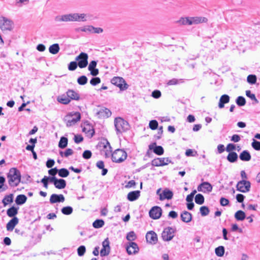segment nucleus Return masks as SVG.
Returning a JSON list of instances; mask_svg holds the SVG:
<instances>
[{
    "label": "nucleus",
    "instance_id": "nucleus-1",
    "mask_svg": "<svg viewBox=\"0 0 260 260\" xmlns=\"http://www.w3.org/2000/svg\"><path fill=\"white\" fill-rule=\"evenodd\" d=\"M56 22H69V21H86V14L78 13H71L62 15H58L55 17Z\"/></svg>",
    "mask_w": 260,
    "mask_h": 260
},
{
    "label": "nucleus",
    "instance_id": "nucleus-2",
    "mask_svg": "<svg viewBox=\"0 0 260 260\" xmlns=\"http://www.w3.org/2000/svg\"><path fill=\"white\" fill-rule=\"evenodd\" d=\"M10 186L15 187L18 185L21 180L20 171L16 168H11L7 175Z\"/></svg>",
    "mask_w": 260,
    "mask_h": 260
},
{
    "label": "nucleus",
    "instance_id": "nucleus-3",
    "mask_svg": "<svg viewBox=\"0 0 260 260\" xmlns=\"http://www.w3.org/2000/svg\"><path fill=\"white\" fill-rule=\"evenodd\" d=\"M114 126L117 135L125 133L130 129L129 123L123 118L120 117L115 118Z\"/></svg>",
    "mask_w": 260,
    "mask_h": 260
},
{
    "label": "nucleus",
    "instance_id": "nucleus-4",
    "mask_svg": "<svg viewBox=\"0 0 260 260\" xmlns=\"http://www.w3.org/2000/svg\"><path fill=\"white\" fill-rule=\"evenodd\" d=\"M15 24L13 21L7 17L0 16V29L4 33L13 31Z\"/></svg>",
    "mask_w": 260,
    "mask_h": 260
},
{
    "label": "nucleus",
    "instance_id": "nucleus-5",
    "mask_svg": "<svg viewBox=\"0 0 260 260\" xmlns=\"http://www.w3.org/2000/svg\"><path fill=\"white\" fill-rule=\"evenodd\" d=\"M127 153L123 150L117 149L112 154V160L116 163H120L126 159Z\"/></svg>",
    "mask_w": 260,
    "mask_h": 260
},
{
    "label": "nucleus",
    "instance_id": "nucleus-6",
    "mask_svg": "<svg viewBox=\"0 0 260 260\" xmlns=\"http://www.w3.org/2000/svg\"><path fill=\"white\" fill-rule=\"evenodd\" d=\"M80 119L81 114L78 112H71L66 115L64 118L68 127L74 125L77 122L80 121Z\"/></svg>",
    "mask_w": 260,
    "mask_h": 260
},
{
    "label": "nucleus",
    "instance_id": "nucleus-7",
    "mask_svg": "<svg viewBox=\"0 0 260 260\" xmlns=\"http://www.w3.org/2000/svg\"><path fill=\"white\" fill-rule=\"evenodd\" d=\"M111 82L113 85L118 87L121 91L125 90L129 87L125 80L121 77H114L111 79Z\"/></svg>",
    "mask_w": 260,
    "mask_h": 260
},
{
    "label": "nucleus",
    "instance_id": "nucleus-8",
    "mask_svg": "<svg viewBox=\"0 0 260 260\" xmlns=\"http://www.w3.org/2000/svg\"><path fill=\"white\" fill-rule=\"evenodd\" d=\"M251 183L250 181L242 180L239 181L236 185L237 189L242 192L245 193L250 190Z\"/></svg>",
    "mask_w": 260,
    "mask_h": 260
},
{
    "label": "nucleus",
    "instance_id": "nucleus-9",
    "mask_svg": "<svg viewBox=\"0 0 260 260\" xmlns=\"http://www.w3.org/2000/svg\"><path fill=\"white\" fill-rule=\"evenodd\" d=\"M88 54L84 52H81L76 57V60L78 61V65L80 68H84L88 64Z\"/></svg>",
    "mask_w": 260,
    "mask_h": 260
},
{
    "label": "nucleus",
    "instance_id": "nucleus-10",
    "mask_svg": "<svg viewBox=\"0 0 260 260\" xmlns=\"http://www.w3.org/2000/svg\"><path fill=\"white\" fill-rule=\"evenodd\" d=\"M175 230L171 227H167L164 229L162 234L161 237L164 241H169L174 237Z\"/></svg>",
    "mask_w": 260,
    "mask_h": 260
},
{
    "label": "nucleus",
    "instance_id": "nucleus-11",
    "mask_svg": "<svg viewBox=\"0 0 260 260\" xmlns=\"http://www.w3.org/2000/svg\"><path fill=\"white\" fill-rule=\"evenodd\" d=\"M169 163L173 164L169 158L161 157L153 159L151 161V165L155 167H160L167 165Z\"/></svg>",
    "mask_w": 260,
    "mask_h": 260
},
{
    "label": "nucleus",
    "instance_id": "nucleus-12",
    "mask_svg": "<svg viewBox=\"0 0 260 260\" xmlns=\"http://www.w3.org/2000/svg\"><path fill=\"white\" fill-rule=\"evenodd\" d=\"M50 183H53L55 187L57 189H63L66 187L67 183L65 180L63 179H57L55 177H51Z\"/></svg>",
    "mask_w": 260,
    "mask_h": 260
},
{
    "label": "nucleus",
    "instance_id": "nucleus-13",
    "mask_svg": "<svg viewBox=\"0 0 260 260\" xmlns=\"http://www.w3.org/2000/svg\"><path fill=\"white\" fill-rule=\"evenodd\" d=\"M102 248L100 251V255L101 256H107L109 254L110 252V242L108 238H107L102 242Z\"/></svg>",
    "mask_w": 260,
    "mask_h": 260
},
{
    "label": "nucleus",
    "instance_id": "nucleus-14",
    "mask_svg": "<svg viewBox=\"0 0 260 260\" xmlns=\"http://www.w3.org/2000/svg\"><path fill=\"white\" fill-rule=\"evenodd\" d=\"M150 217L153 219L160 218L162 214L161 208L158 206L153 207L149 212Z\"/></svg>",
    "mask_w": 260,
    "mask_h": 260
},
{
    "label": "nucleus",
    "instance_id": "nucleus-15",
    "mask_svg": "<svg viewBox=\"0 0 260 260\" xmlns=\"http://www.w3.org/2000/svg\"><path fill=\"white\" fill-rule=\"evenodd\" d=\"M126 251L129 255L135 254L138 252L139 250L138 244L133 242L129 243V245L126 246Z\"/></svg>",
    "mask_w": 260,
    "mask_h": 260
},
{
    "label": "nucleus",
    "instance_id": "nucleus-16",
    "mask_svg": "<svg viewBox=\"0 0 260 260\" xmlns=\"http://www.w3.org/2000/svg\"><path fill=\"white\" fill-rule=\"evenodd\" d=\"M111 112L106 108H102L96 112V115L99 118H108L111 115Z\"/></svg>",
    "mask_w": 260,
    "mask_h": 260
},
{
    "label": "nucleus",
    "instance_id": "nucleus-17",
    "mask_svg": "<svg viewBox=\"0 0 260 260\" xmlns=\"http://www.w3.org/2000/svg\"><path fill=\"white\" fill-rule=\"evenodd\" d=\"M149 150H153V152L158 155H162L164 153V149L161 146H156L155 142L151 143L149 145Z\"/></svg>",
    "mask_w": 260,
    "mask_h": 260
},
{
    "label": "nucleus",
    "instance_id": "nucleus-18",
    "mask_svg": "<svg viewBox=\"0 0 260 260\" xmlns=\"http://www.w3.org/2000/svg\"><path fill=\"white\" fill-rule=\"evenodd\" d=\"M147 242L151 244H155L157 241V234L153 231H149L146 235Z\"/></svg>",
    "mask_w": 260,
    "mask_h": 260
},
{
    "label": "nucleus",
    "instance_id": "nucleus-19",
    "mask_svg": "<svg viewBox=\"0 0 260 260\" xmlns=\"http://www.w3.org/2000/svg\"><path fill=\"white\" fill-rule=\"evenodd\" d=\"M82 131L90 138H92L95 133L93 126L89 123L85 124V126L82 129Z\"/></svg>",
    "mask_w": 260,
    "mask_h": 260
},
{
    "label": "nucleus",
    "instance_id": "nucleus-20",
    "mask_svg": "<svg viewBox=\"0 0 260 260\" xmlns=\"http://www.w3.org/2000/svg\"><path fill=\"white\" fill-rule=\"evenodd\" d=\"M65 198L63 194H52L50 198V203L54 204L56 203H62L64 201Z\"/></svg>",
    "mask_w": 260,
    "mask_h": 260
},
{
    "label": "nucleus",
    "instance_id": "nucleus-21",
    "mask_svg": "<svg viewBox=\"0 0 260 260\" xmlns=\"http://www.w3.org/2000/svg\"><path fill=\"white\" fill-rule=\"evenodd\" d=\"M189 19L190 25L206 23L208 21V19L205 17H190Z\"/></svg>",
    "mask_w": 260,
    "mask_h": 260
},
{
    "label": "nucleus",
    "instance_id": "nucleus-22",
    "mask_svg": "<svg viewBox=\"0 0 260 260\" xmlns=\"http://www.w3.org/2000/svg\"><path fill=\"white\" fill-rule=\"evenodd\" d=\"M173 192L169 189H165L162 193L159 194V200L161 201L165 199L170 200L173 198Z\"/></svg>",
    "mask_w": 260,
    "mask_h": 260
},
{
    "label": "nucleus",
    "instance_id": "nucleus-23",
    "mask_svg": "<svg viewBox=\"0 0 260 260\" xmlns=\"http://www.w3.org/2000/svg\"><path fill=\"white\" fill-rule=\"evenodd\" d=\"M18 222L19 219L18 217H14L12 218L6 225L7 230L8 231H12Z\"/></svg>",
    "mask_w": 260,
    "mask_h": 260
},
{
    "label": "nucleus",
    "instance_id": "nucleus-24",
    "mask_svg": "<svg viewBox=\"0 0 260 260\" xmlns=\"http://www.w3.org/2000/svg\"><path fill=\"white\" fill-rule=\"evenodd\" d=\"M66 94L69 99H70V101L71 100L79 101L80 99V94L74 90L69 89L66 92Z\"/></svg>",
    "mask_w": 260,
    "mask_h": 260
},
{
    "label": "nucleus",
    "instance_id": "nucleus-25",
    "mask_svg": "<svg viewBox=\"0 0 260 260\" xmlns=\"http://www.w3.org/2000/svg\"><path fill=\"white\" fill-rule=\"evenodd\" d=\"M140 196V191L139 190L132 191L128 193L127 199L129 201H134L137 200Z\"/></svg>",
    "mask_w": 260,
    "mask_h": 260
},
{
    "label": "nucleus",
    "instance_id": "nucleus-26",
    "mask_svg": "<svg viewBox=\"0 0 260 260\" xmlns=\"http://www.w3.org/2000/svg\"><path fill=\"white\" fill-rule=\"evenodd\" d=\"M230 98L228 94H223L221 96L219 99L218 107L221 109L224 107V104L230 102Z\"/></svg>",
    "mask_w": 260,
    "mask_h": 260
},
{
    "label": "nucleus",
    "instance_id": "nucleus-27",
    "mask_svg": "<svg viewBox=\"0 0 260 260\" xmlns=\"http://www.w3.org/2000/svg\"><path fill=\"white\" fill-rule=\"evenodd\" d=\"M182 221L188 223L192 220V214L188 211H183L180 215Z\"/></svg>",
    "mask_w": 260,
    "mask_h": 260
},
{
    "label": "nucleus",
    "instance_id": "nucleus-28",
    "mask_svg": "<svg viewBox=\"0 0 260 260\" xmlns=\"http://www.w3.org/2000/svg\"><path fill=\"white\" fill-rule=\"evenodd\" d=\"M239 158L242 161H248L251 159V156L248 150H245L243 151L240 154Z\"/></svg>",
    "mask_w": 260,
    "mask_h": 260
},
{
    "label": "nucleus",
    "instance_id": "nucleus-29",
    "mask_svg": "<svg viewBox=\"0 0 260 260\" xmlns=\"http://www.w3.org/2000/svg\"><path fill=\"white\" fill-rule=\"evenodd\" d=\"M19 207L12 206L7 210V214L10 217H16V215L18 214Z\"/></svg>",
    "mask_w": 260,
    "mask_h": 260
},
{
    "label": "nucleus",
    "instance_id": "nucleus-30",
    "mask_svg": "<svg viewBox=\"0 0 260 260\" xmlns=\"http://www.w3.org/2000/svg\"><path fill=\"white\" fill-rule=\"evenodd\" d=\"M27 199L25 195L19 194L16 197L15 201L17 205H22L26 202Z\"/></svg>",
    "mask_w": 260,
    "mask_h": 260
},
{
    "label": "nucleus",
    "instance_id": "nucleus-31",
    "mask_svg": "<svg viewBox=\"0 0 260 260\" xmlns=\"http://www.w3.org/2000/svg\"><path fill=\"white\" fill-rule=\"evenodd\" d=\"M238 158V155L237 153L235 152H231L229 153L226 157L227 160L231 162L234 163L237 161Z\"/></svg>",
    "mask_w": 260,
    "mask_h": 260
},
{
    "label": "nucleus",
    "instance_id": "nucleus-32",
    "mask_svg": "<svg viewBox=\"0 0 260 260\" xmlns=\"http://www.w3.org/2000/svg\"><path fill=\"white\" fill-rule=\"evenodd\" d=\"M57 101L63 105H67L70 103V99H69V97L65 94H62L60 96H58L57 98Z\"/></svg>",
    "mask_w": 260,
    "mask_h": 260
},
{
    "label": "nucleus",
    "instance_id": "nucleus-33",
    "mask_svg": "<svg viewBox=\"0 0 260 260\" xmlns=\"http://www.w3.org/2000/svg\"><path fill=\"white\" fill-rule=\"evenodd\" d=\"M13 201V194L11 193L9 195L5 196L2 200V203L4 206H6L9 203H12Z\"/></svg>",
    "mask_w": 260,
    "mask_h": 260
},
{
    "label": "nucleus",
    "instance_id": "nucleus-34",
    "mask_svg": "<svg viewBox=\"0 0 260 260\" xmlns=\"http://www.w3.org/2000/svg\"><path fill=\"white\" fill-rule=\"evenodd\" d=\"M235 218L237 220L242 221L246 218L245 213L242 210H238L235 214Z\"/></svg>",
    "mask_w": 260,
    "mask_h": 260
},
{
    "label": "nucleus",
    "instance_id": "nucleus-35",
    "mask_svg": "<svg viewBox=\"0 0 260 260\" xmlns=\"http://www.w3.org/2000/svg\"><path fill=\"white\" fill-rule=\"evenodd\" d=\"M60 48L58 44H54L49 48V52L52 54H57L59 51Z\"/></svg>",
    "mask_w": 260,
    "mask_h": 260
},
{
    "label": "nucleus",
    "instance_id": "nucleus-36",
    "mask_svg": "<svg viewBox=\"0 0 260 260\" xmlns=\"http://www.w3.org/2000/svg\"><path fill=\"white\" fill-rule=\"evenodd\" d=\"M68 138L64 137H61L59 143L58 147L61 149L65 148L68 145Z\"/></svg>",
    "mask_w": 260,
    "mask_h": 260
},
{
    "label": "nucleus",
    "instance_id": "nucleus-37",
    "mask_svg": "<svg viewBox=\"0 0 260 260\" xmlns=\"http://www.w3.org/2000/svg\"><path fill=\"white\" fill-rule=\"evenodd\" d=\"M177 23H179L180 25H190V19L189 17H181L179 20L176 22Z\"/></svg>",
    "mask_w": 260,
    "mask_h": 260
},
{
    "label": "nucleus",
    "instance_id": "nucleus-38",
    "mask_svg": "<svg viewBox=\"0 0 260 260\" xmlns=\"http://www.w3.org/2000/svg\"><path fill=\"white\" fill-rule=\"evenodd\" d=\"M105 222L102 219H96L92 223L93 226L95 229H99L103 226Z\"/></svg>",
    "mask_w": 260,
    "mask_h": 260
},
{
    "label": "nucleus",
    "instance_id": "nucleus-39",
    "mask_svg": "<svg viewBox=\"0 0 260 260\" xmlns=\"http://www.w3.org/2000/svg\"><path fill=\"white\" fill-rule=\"evenodd\" d=\"M61 211L63 214L69 215L72 213L73 209V208L71 206H66L63 207Z\"/></svg>",
    "mask_w": 260,
    "mask_h": 260
},
{
    "label": "nucleus",
    "instance_id": "nucleus-40",
    "mask_svg": "<svg viewBox=\"0 0 260 260\" xmlns=\"http://www.w3.org/2000/svg\"><path fill=\"white\" fill-rule=\"evenodd\" d=\"M224 247L223 246H219L215 248V252L217 256H222L224 253Z\"/></svg>",
    "mask_w": 260,
    "mask_h": 260
},
{
    "label": "nucleus",
    "instance_id": "nucleus-41",
    "mask_svg": "<svg viewBox=\"0 0 260 260\" xmlns=\"http://www.w3.org/2000/svg\"><path fill=\"white\" fill-rule=\"evenodd\" d=\"M195 202L199 205H202L204 203V197L200 193L197 194L195 197Z\"/></svg>",
    "mask_w": 260,
    "mask_h": 260
},
{
    "label": "nucleus",
    "instance_id": "nucleus-42",
    "mask_svg": "<svg viewBox=\"0 0 260 260\" xmlns=\"http://www.w3.org/2000/svg\"><path fill=\"white\" fill-rule=\"evenodd\" d=\"M58 175L59 176L65 178L69 176V171L66 168H62L58 170Z\"/></svg>",
    "mask_w": 260,
    "mask_h": 260
},
{
    "label": "nucleus",
    "instance_id": "nucleus-43",
    "mask_svg": "<svg viewBox=\"0 0 260 260\" xmlns=\"http://www.w3.org/2000/svg\"><path fill=\"white\" fill-rule=\"evenodd\" d=\"M201 185H203V188H204V190H205V191H207V192H210L212 190L213 187L212 185L208 182H204L202 183Z\"/></svg>",
    "mask_w": 260,
    "mask_h": 260
},
{
    "label": "nucleus",
    "instance_id": "nucleus-44",
    "mask_svg": "<svg viewBox=\"0 0 260 260\" xmlns=\"http://www.w3.org/2000/svg\"><path fill=\"white\" fill-rule=\"evenodd\" d=\"M236 103L239 106H243L246 104V100L243 96H239L236 100Z\"/></svg>",
    "mask_w": 260,
    "mask_h": 260
},
{
    "label": "nucleus",
    "instance_id": "nucleus-45",
    "mask_svg": "<svg viewBox=\"0 0 260 260\" xmlns=\"http://www.w3.org/2000/svg\"><path fill=\"white\" fill-rule=\"evenodd\" d=\"M88 79L85 75L79 77L77 79V82L79 85H84L87 82Z\"/></svg>",
    "mask_w": 260,
    "mask_h": 260
},
{
    "label": "nucleus",
    "instance_id": "nucleus-46",
    "mask_svg": "<svg viewBox=\"0 0 260 260\" xmlns=\"http://www.w3.org/2000/svg\"><path fill=\"white\" fill-rule=\"evenodd\" d=\"M200 211L202 216H205L209 214L210 210L207 206H202L200 208Z\"/></svg>",
    "mask_w": 260,
    "mask_h": 260
},
{
    "label": "nucleus",
    "instance_id": "nucleus-47",
    "mask_svg": "<svg viewBox=\"0 0 260 260\" xmlns=\"http://www.w3.org/2000/svg\"><path fill=\"white\" fill-rule=\"evenodd\" d=\"M86 252V247L84 245H81L77 248V253L78 256H82Z\"/></svg>",
    "mask_w": 260,
    "mask_h": 260
},
{
    "label": "nucleus",
    "instance_id": "nucleus-48",
    "mask_svg": "<svg viewBox=\"0 0 260 260\" xmlns=\"http://www.w3.org/2000/svg\"><path fill=\"white\" fill-rule=\"evenodd\" d=\"M247 81L251 84H255L256 82V77L254 75H249L247 78Z\"/></svg>",
    "mask_w": 260,
    "mask_h": 260
},
{
    "label": "nucleus",
    "instance_id": "nucleus-49",
    "mask_svg": "<svg viewBox=\"0 0 260 260\" xmlns=\"http://www.w3.org/2000/svg\"><path fill=\"white\" fill-rule=\"evenodd\" d=\"M5 178L3 176H0V192L5 191L7 189V186H4Z\"/></svg>",
    "mask_w": 260,
    "mask_h": 260
},
{
    "label": "nucleus",
    "instance_id": "nucleus-50",
    "mask_svg": "<svg viewBox=\"0 0 260 260\" xmlns=\"http://www.w3.org/2000/svg\"><path fill=\"white\" fill-rule=\"evenodd\" d=\"M101 144H103L104 148L107 149V151H111V147L110 146V143L107 139L103 140V141L101 142Z\"/></svg>",
    "mask_w": 260,
    "mask_h": 260
},
{
    "label": "nucleus",
    "instance_id": "nucleus-51",
    "mask_svg": "<svg viewBox=\"0 0 260 260\" xmlns=\"http://www.w3.org/2000/svg\"><path fill=\"white\" fill-rule=\"evenodd\" d=\"M137 238V236L134 231H131L127 233L126 236V239L128 241H134Z\"/></svg>",
    "mask_w": 260,
    "mask_h": 260
},
{
    "label": "nucleus",
    "instance_id": "nucleus-52",
    "mask_svg": "<svg viewBox=\"0 0 260 260\" xmlns=\"http://www.w3.org/2000/svg\"><path fill=\"white\" fill-rule=\"evenodd\" d=\"M252 148L256 150L260 151V142L253 139V142L251 143Z\"/></svg>",
    "mask_w": 260,
    "mask_h": 260
},
{
    "label": "nucleus",
    "instance_id": "nucleus-53",
    "mask_svg": "<svg viewBox=\"0 0 260 260\" xmlns=\"http://www.w3.org/2000/svg\"><path fill=\"white\" fill-rule=\"evenodd\" d=\"M51 177L44 176V177L41 180V182L43 184V186L45 188H48V182L50 183V179Z\"/></svg>",
    "mask_w": 260,
    "mask_h": 260
},
{
    "label": "nucleus",
    "instance_id": "nucleus-54",
    "mask_svg": "<svg viewBox=\"0 0 260 260\" xmlns=\"http://www.w3.org/2000/svg\"><path fill=\"white\" fill-rule=\"evenodd\" d=\"M149 126L151 129L155 130L158 127V122L156 120H152L150 121Z\"/></svg>",
    "mask_w": 260,
    "mask_h": 260
},
{
    "label": "nucleus",
    "instance_id": "nucleus-55",
    "mask_svg": "<svg viewBox=\"0 0 260 260\" xmlns=\"http://www.w3.org/2000/svg\"><path fill=\"white\" fill-rule=\"evenodd\" d=\"M197 193L196 190H193L189 194L187 195L186 200L187 202H191L193 201L194 194Z\"/></svg>",
    "mask_w": 260,
    "mask_h": 260
},
{
    "label": "nucleus",
    "instance_id": "nucleus-56",
    "mask_svg": "<svg viewBox=\"0 0 260 260\" xmlns=\"http://www.w3.org/2000/svg\"><path fill=\"white\" fill-rule=\"evenodd\" d=\"M100 83L101 79L99 77L92 78L90 81V83L93 86H95Z\"/></svg>",
    "mask_w": 260,
    "mask_h": 260
},
{
    "label": "nucleus",
    "instance_id": "nucleus-57",
    "mask_svg": "<svg viewBox=\"0 0 260 260\" xmlns=\"http://www.w3.org/2000/svg\"><path fill=\"white\" fill-rule=\"evenodd\" d=\"M78 63L76 61H71L68 66V69L70 71H74L76 69Z\"/></svg>",
    "mask_w": 260,
    "mask_h": 260
},
{
    "label": "nucleus",
    "instance_id": "nucleus-58",
    "mask_svg": "<svg viewBox=\"0 0 260 260\" xmlns=\"http://www.w3.org/2000/svg\"><path fill=\"white\" fill-rule=\"evenodd\" d=\"M92 155V153L90 150H85L83 152L82 156L84 159H89Z\"/></svg>",
    "mask_w": 260,
    "mask_h": 260
},
{
    "label": "nucleus",
    "instance_id": "nucleus-59",
    "mask_svg": "<svg viewBox=\"0 0 260 260\" xmlns=\"http://www.w3.org/2000/svg\"><path fill=\"white\" fill-rule=\"evenodd\" d=\"M162 133H163V127L162 126H161L158 128V131L157 134V135L154 136V138L156 140L160 139L162 135Z\"/></svg>",
    "mask_w": 260,
    "mask_h": 260
},
{
    "label": "nucleus",
    "instance_id": "nucleus-60",
    "mask_svg": "<svg viewBox=\"0 0 260 260\" xmlns=\"http://www.w3.org/2000/svg\"><path fill=\"white\" fill-rule=\"evenodd\" d=\"M236 149V146L233 143H230L229 144L226 148V150L228 152H233L232 151Z\"/></svg>",
    "mask_w": 260,
    "mask_h": 260
},
{
    "label": "nucleus",
    "instance_id": "nucleus-61",
    "mask_svg": "<svg viewBox=\"0 0 260 260\" xmlns=\"http://www.w3.org/2000/svg\"><path fill=\"white\" fill-rule=\"evenodd\" d=\"M136 185V182L135 180H132L129 181L127 184L125 185V187L126 188H129L131 187H134V186Z\"/></svg>",
    "mask_w": 260,
    "mask_h": 260
},
{
    "label": "nucleus",
    "instance_id": "nucleus-62",
    "mask_svg": "<svg viewBox=\"0 0 260 260\" xmlns=\"http://www.w3.org/2000/svg\"><path fill=\"white\" fill-rule=\"evenodd\" d=\"M161 92L158 90H155L152 92V96L155 99H158L161 96Z\"/></svg>",
    "mask_w": 260,
    "mask_h": 260
},
{
    "label": "nucleus",
    "instance_id": "nucleus-63",
    "mask_svg": "<svg viewBox=\"0 0 260 260\" xmlns=\"http://www.w3.org/2000/svg\"><path fill=\"white\" fill-rule=\"evenodd\" d=\"M83 141V138L81 135H75L74 141L76 143L78 144L79 143H81Z\"/></svg>",
    "mask_w": 260,
    "mask_h": 260
},
{
    "label": "nucleus",
    "instance_id": "nucleus-64",
    "mask_svg": "<svg viewBox=\"0 0 260 260\" xmlns=\"http://www.w3.org/2000/svg\"><path fill=\"white\" fill-rule=\"evenodd\" d=\"M220 204L222 206H225L229 205V201L228 199L222 197L220 198Z\"/></svg>",
    "mask_w": 260,
    "mask_h": 260
}]
</instances>
